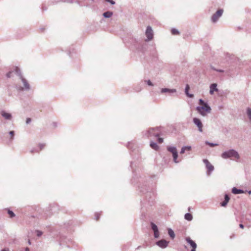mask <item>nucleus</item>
I'll list each match as a JSON object with an SVG mask.
<instances>
[{
    "label": "nucleus",
    "mask_w": 251,
    "mask_h": 251,
    "mask_svg": "<svg viewBox=\"0 0 251 251\" xmlns=\"http://www.w3.org/2000/svg\"><path fill=\"white\" fill-rule=\"evenodd\" d=\"M222 156L224 158L233 157L236 159H239L240 156L238 152L233 150H230L228 151L224 152Z\"/></svg>",
    "instance_id": "f257e3e1"
},
{
    "label": "nucleus",
    "mask_w": 251,
    "mask_h": 251,
    "mask_svg": "<svg viewBox=\"0 0 251 251\" xmlns=\"http://www.w3.org/2000/svg\"><path fill=\"white\" fill-rule=\"evenodd\" d=\"M167 150L172 153L174 162L175 163H177L178 161H177V158L178 155L176 149L174 147H168Z\"/></svg>",
    "instance_id": "f03ea898"
},
{
    "label": "nucleus",
    "mask_w": 251,
    "mask_h": 251,
    "mask_svg": "<svg viewBox=\"0 0 251 251\" xmlns=\"http://www.w3.org/2000/svg\"><path fill=\"white\" fill-rule=\"evenodd\" d=\"M205 165L207 169V174L208 176L211 175V173L214 170V166L207 160L205 159Z\"/></svg>",
    "instance_id": "7ed1b4c3"
},
{
    "label": "nucleus",
    "mask_w": 251,
    "mask_h": 251,
    "mask_svg": "<svg viewBox=\"0 0 251 251\" xmlns=\"http://www.w3.org/2000/svg\"><path fill=\"white\" fill-rule=\"evenodd\" d=\"M223 13V9L218 10L212 17V20L213 22H217L218 19L222 15Z\"/></svg>",
    "instance_id": "20e7f679"
},
{
    "label": "nucleus",
    "mask_w": 251,
    "mask_h": 251,
    "mask_svg": "<svg viewBox=\"0 0 251 251\" xmlns=\"http://www.w3.org/2000/svg\"><path fill=\"white\" fill-rule=\"evenodd\" d=\"M146 35L148 38V40H151L153 38V31L151 27L150 26H148L146 31Z\"/></svg>",
    "instance_id": "39448f33"
},
{
    "label": "nucleus",
    "mask_w": 251,
    "mask_h": 251,
    "mask_svg": "<svg viewBox=\"0 0 251 251\" xmlns=\"http://www.w3.org/2000/svg\"><path fill=\"white\" fill-rule=\"evenodd\" d=\"M149 132L155 137H159L161 134V128L159 127L151 128L149 130Z\"/></svg>",
    "instance_id": "423d86ee"
},
{
    "label": "nucleus",
    "mask_w": 251,
    "mask_h": 251,
    "mask_svg": "<svg viewBox=\"0 0 251 251\" xmlns=\"http://www.w3.org/2000/svg\"><path fill=\"white\" fill-rule=\"evenodd\" d=\"M186 241L192 248V250L191 251H196L195 249L197 247V245L195 243V242L193 241L192 240H191L190 237L186 238Z\"/></svg>",
    "instance_id": "0eeeda50"
},
{
    "label": "nucleus",
    "mask_w": 251,
    "mask_h": 251,
    "mask_svg": "<svg viewBox=\"0 0 251 251\" xmlns=\"http://www.w3.org/2000/svg\"><path fill=\"white\" fill-rule=\"evenodd\" d=\"M194 123L195 125L197 126L199 128V130L200 131H202V124L201 122V120L198 118H195L193 119Z\"/></svg>",
    "instance_id": "6e6552de"
},
{
    "label": "nucleus",
    "mask_w": 251,
    "mask_h": 251,
    "mask_svg": "<svg viewBox=\"0 0 251 251\" xmlns=\"http://www.w3.org/2000/svg\"><path fill=\"white\" fill-rule=\"evenodd\" d=\"M200 102L201 106V107H198L197 109L199 113L202 116L204 115V101L200 99Z\"/></svg>",
    "instance_id": "1a4fd4ad"
},
{
    "label": "nucleus",
    "mask_w": 251,
    "mask_h": 251,
    "mask_svg": "<svg viewBox=\"0 0 251 251\" xmlns=\"http://www.w3.org/2000/svg\"><path fill=\"white\" fill-rule=\"evenodd\" d=\"M169 242L165 240H161L158 241L156 244L161 248H165L167 247Z\"/></svg>",
    "instance_id": "9d476101"
},
{
    "label": "nucleus",
    "mask_w": 251,
    "mask_h": 251,
    "mask_svg": "<svg viewBox=\"0 0 251 251\" xmlns=\"http://www.w3.org/2000/svg\"><path fill=\"white\" fill-rule=\"evenodd\" d=\"M217 86V84L216 83H213L210 85L209 93L211 95H213L214 92H217L218 91Z\"/></svg>",
    "instance_id": "9b49d317"
},
{
    "label": "nucleus",
    "mask_w": 251,
    "mask_h": 251,
    "mask_svg": "<svg viewBox=\"0 0 251 251\" xmlns=\"http://www.w3.org/2000/svg\"><path fill=\"white\" fill-rule=\"evenodd\" d=\"M191 150V146H185L182 148L180 152V154H183L185 151H189Z\"/></svg>",
    "instance_id": "f8f14e48"
},
{
    "label": "nucleus",
    "mask_w": 251,
    "mask_h": 251,
    "mask_svg": "<svg viewBox=\"0 0 251 251\" xmlns=\"http://www.w3.org/2000/svg\"><path fill=\"white\" fill-rule=\"evenodd\" d=\"M21 78L22 79V81L24 84V86L25 89H29V84L28 83L26 79H25L24 78H23L22 76H21Z\"/></svg>",
    "instance_id": "ddd939ff"
},
{
    "label": "nucleus",
    "mask_w": 251,
    "mask_h": 251,
    "mask_svg": "<svg viewBox=\"0 0 251 251\" xmlns=\"http://www.w3.org/2000/svg\"><path fill=\"white\" fill-rule=\"evenodd\" d=\"M1 115L5 119L9 120L11 118V115L10 113L2 111Z\"/></svg>",
    "instance_id": "4468645a"
},
{
    "label": "nucleus",
    "mask_w": 251,
    "mask_h": 251,
    "mask_svg": "<svg viewBox=\"0 0 251 251\" xmlns=\"http://www.w3.org/2000/svg\"><path fill=\"white\" fill-rule=\"evenodd\" d=\"M232 192L234 194H242L244 191L240 189H238L236 187H233L232 189Z\"/></svg>",
    "instance_id": "2eb2a0df"
},
{
    "label": "nucleus",
    "mask_w": 251,
    "mask_h": 251,
    "mask_svg": "<svg viewBox=\"0 0 251 251\" xmlns=\"http://www.w3.org/2000/svg\"><path fill=\"white\" fill-rule=\"evenodd\" d=\"M151 147L156 151H157L159 149V146L155 143L153 142H151L150 143Z\"/></svg>",
    "instance_id": "dca6fc26"
},
{
    "label": "nucleus",
    "mask_w": 251,
    "mask_h": 251,
    "mask_svg": "<svg viewBox=\"0 0 251 251\" xmlns=\"http://www.w3.org/2000/svg\"><path fill=\"white\" fill-rule=\"evenodd\" d=\"M176 92V89H169L167 88H164L161 90L162 93L169 92V93H175Z\"/></svg>",
    "instance_id": "f3484780"
},
{
    "label": "nucleus",
    "mask_w": 251,
    "mask_h": 251,
    "mask_svg": "<svg viewBox=\"0 0 251 251\" xmlns=\"http://www.w3.org/2000/svg\"><path fill=\"white\" fill-rule=\"evenodd\" d=\"M113 13L110 11H107L103 14V16L105 18H110L112 16Z\"/></svg>",
    "instance_id": "a211bd4d"
},
{
    "label": "nucleus",
    "mask_w": 251,
    "mask_h": 251,
    "mask_svg": "<svg viewBox=\"0 0 251 251\" xmlns=\"http://www.w3.org/2000/svg\"><path fill=\"white\" fill-rule=\"evenodd\" d=\"M185 219L188 221H191L193 218V216L191 214L187 213L185 215Z\"/></svg>",
    "instance_id": "6ab92c4d"
},
{
    "label": "nucleus",
    "mask_w": 251,
    "mask_h": 251,
    "mask_svg": "<svg viewBox=\"0 0 251 251\" xmlns=\"http://www.w3.org/2000/svg\"><path fill=\"white\" fill-rule=\"evenodd\" d=\"M189 88H190V87H189V85L187 84L186 86V88H185V93L188 97L192 98V97H193V95H190L188 93V91L189 90Z\"/></svg>",
    "instance_id": "aec40b11"
},
{
    "label": "nucleus",
    "mask_w": 251,
    "mask_h": 251,
    "mask_svg": "<svg viewBox=\"0 0 251 251\" xmlns=\"http://www.w3.org/2000/svg\"><path fill=\"white\" fill-rule=\"evenodd\" d=\"M247 113L250 120L251 121V109L250 108H247Z\"/></svg>",
    "instance_id": "412c9836"
},
{
    "label": "nucleus",
    "mask_w": 251,
    "mask_h": 251,
    "mask_svg": "<svg viewBox=\"0 0 251 251\" xmlns=\"http://www.w3.org/2000/svg\"><path fill=\"white\" fill-rule=\"evenodd\" d=\"M171 33L173 35H178L179 34V31L175 28H173L171 30Z\"/></svg>",
    "instance_id": "4be33fe9"
},
{
    "label": "nucleus",
    "mask_w": 251,
    "mask_h": 251,
    "mask_svg": "<svg viewBox=\"0 0 251 251\" xmlns=\"http://www.w3.org/2000/svg\"><path fill=\"white\" fill-rule=\"evenodd\" d=\"M168 234L172 238H174L175 237V233L172 229H169Z\"/></svg>",
    "instance_id": "5701e85b"
},
{
    "label": "nucleus",
    "mask_w": 251,
    "mask_h": 251,
    "mask_svg": "<svg viewBox=\"0 0 251 251\" xmlns=\"http://www.w3.org/2000/svg\"><path fill=\"white\" fill-rule=\"evenodd\" d=\"M210 110H211L210 107L209 106H208V105L206 103H205V113L210 112Z\"/></svg>",
    "instance_id": "b1692460"
},
{
    "label": "nucleus",
    "mask_w": 251,
    "mask_h": 251,
    "mask_svg": "<svg viewBox=\"0 0 251 251\" xmlns=\"http://www.w3.org/2000/svg\"><path fill=\"white\" fill-rule=\"evenodd\" d=\"M151 228H152V230H153V231L158 230L157 227L154 224H153V223H151Z\"/></svg>",
    "instance_id": "393cba45"
},
{
    "label": "nucleus",
    "mask_w": 251,
    "mask_h": 251,
    "mask_svg": "<svg viewBox=\"0 0 251 251\" xmlns=\"http://www.w3.org/2000/svg\"><path fill=\"white\" fill-rule=\"evenodd\" d=\"M7 213L10 218H12L15 216V214L10 210H8Z\"/></svg>",
    "instance_id": "a878e982"
},
{
    "label": "nucleus",
    "mask_w": 251,
    "mask_h": 251,
    "mask_svg": "<svg viewBox=\"0 0 251 251\" xmlns=\"http://www.w3.org/2000/svg\"><path fill=\"white\" fill-rule=\"evenodd\" d=\"M228 202V201L225 200L223 202L221 203V205L222 206H226Z\"/></svg>",
    "instance_id": "bb28decb"
},
{
    "label": "nucleus",
    "mask_w": 251,
    "mask_h": 251,
    "mask_svg": "<svg viewBox=\"0 0 251 251\" xmlns=\"http://www.w3.org/2000/svg\"><path fill=\"white\" fill-rule=\"evenodd\" d=\"M15 71L17 75H21V72L20 69L18 67L15 68Z\"/></svg>",
    "instance_id": "cd10ccee"
},
{
    "label": "nucleus",
    "mask_w": 251,
    "mask_h": 251,
    "mask_svg": "<svg viewBox=\"0 0 251 251\" xmlns=\"http://www.w3.org/2000/svg\"><path fill=\"white\" fill-rule=\"evenodd\" d=\"M100 213H97L95 214V217H96V221H98L100 217Z\"/></svg>",
    "instance_id": "c85d7f7f"
},
{
    "label": "nucleus",
    "mask_w": 251,
    "mask_h": 251,
    "mask_svg": "<svg viewBox=\"0 0 251 251\" xmlns=\"http://www.w3.org/2000/svg\"><path fill=\"white\" fill-rule=\"evenodd\" d=\"M154 235L155 238H157L159 236V232L158 230L154 231Z\"/></svg>",
    "instance_id": "c756f323"
},
{
    "label": "nucleus",
    "mask_w": 251,
    "mask_h": 251,
    "mask_svg": "<svg viewBox=\"0 0 251 251\" xmlns=\"http://www.w3.org/2000/svg\"><path fill=\"white\" fill-rule=\"evenodd\" d=\"M157 141L159 144H161L163 142V139L162 138L158 137Z\"/></svg>",
    "instance_id": "7c9ffc66"
},
{
    "label": "nucleus",
    "mask_w": 251,
    "mask_h": 251,
    "mask_svg": "<svg viewBox=\"0 0 251 251\" xmlns=\"http://www.w3.org/2000/svg\"><path fill=\"white\" fill-rule=\"evenodd\" d=\"M9 134H10V136H11V139H13V136H14V132L13 131H10V132H9Z\"/></svg>",
    "instance_id": "2f4dec72"
},
{
    "label": "nucleus",
    "mask_w": 251,
    "mask_h": 251,
    "mask_svg": "<svg viewBox=\"0 0 251 251\" xmlns=\"http://www.w3.org/2000/svg\"><path fill=\"white\" fill-rule=\"evenodd\" d=\"M36 232H37V235L38 236H40L42 234V232L41 231L37 230Z\"/></svg>",
    "instance_id": "473e14b6"
},
{
    "label": "nucleus",
    "mask_w": 251,
    "mask_h": 251,
    "mask_svg": "<svg viewBox=\"0 0 251 251\" xmlns=\"http://www.w3.org/2000/svg\"><path fill=\"white\" fill-rule=\"evenodd\" d=\"M229 199H230V198L228 197V196L227 195H226L225 196V200H226V201L228 202L229 201Z\"/></svg>",
    "instance_id": "72a5a7b5"
},
{
    "label": "nucleus",
    "mask_w": 251,
    "mask_h": 251,
    "mask_svg": "<svg viewBox=\"0 0 251 251\" xmlns=\"http://www.w3.org/2000/svg\"><path fill=\"white\" fill-rule=\"evenodd\" d=\"M106 1L110 2L112 4H114L115 3V1H113V0H106Z\"/></svg>",
    "instance_id": "f704fd0d"
},
{
    "label": "nucleus",
    "mask_w": 251,
    "mask_h": 251,
    "mask_svg": "<svg viewBox=\"0 0 251 251\" xmlns=\"http://www.w3.org/2000/svg\"><path fill=\"white\" fill-rule=\"evenodd\" d=\"M147 83H148V84L149 85H150V86H152L153 85V84H152L150 80L147 81Z\"/></svg>",
    "instance_id": "c9c22d12"
},
{
    "label": "nucleus",
    "mask_w": 251,
    "mask_h": 251,
    "mask_svg": "<svg viewBox=\"0 0 251 251\" xmlns=\"http://www.w3.org/2000/svg\"><path fill=\"white\" fill-rule=\"evenodd\" d=\"M31 122V119L29 118H28L26 119V124H29Z\"/></svg>",
    "instance_id": "e433bc0d"
},
{
    "label": "nucleus",
    "mask_w": 251,
    "mask_h": 251,
    "mask_svg": "<svg viewBox=\"0 0 251 251\" xmlns=\"http://www.w3.org/2000/svg\"><path fill=\"white\" fill-rule=\"evenodd\" d=\"M206 144L209 145L211 147H213L214 146H216L217 145V144H215L214 145L213 144H210V143H209L208 142H206Z\"/></svg>",
    "instance_id": "4c0bfd02"
},
{
    "label": "nucleus",
    "mask_w": 251,
    "mask_h": 251,
    "mask_svg": "<svg viewBox=\"0 0 251 251\" xmlns=\"http://www.w3.org/2000/svg\"><path fill=\"white\" fill-rule=\"evenodd\" d=\"M239 226H240V228H241L242 229H243L244 228V225L243 224H240L239 225Z\"/></svg>",
    "instance_id": "58836bf2"
},
{
    "label": "nucleus",
    "mask_w": 251,
    "mask_h": 251,
    "mask_svg": "<svg viewBox=\"0 0 251 251\" xmlns=\"http://www.w3.org/2000/svg\"><path fill=\"white\" fill-rule=\"evenodd\" d=\"M45 145H40V150H41L44 147Z\"/></svg>",
    "instance_id": "ea45409f"
},
{
    "label": "nucleus",
    "mask_w": 251,
    "mask_h": 251,
    "mask_svg": "<svg viewBox=\"0 0 251 251\" xmlns=\"http://www.w3.org/2000/svg\"><path fill=\"white\" fill-rule=\"evenodd\" d=\"M10 74H11V72H9V73H8L7 74V76H8V77H10Z\"/></svg>",
    "instance_id": "a19ab883"
},
{
    "label": "nucleus",
    "mask_w": 251,
    "mask_h": 251,
    "mask_svg": "<svg viewBox=\"0 0 251 251\" xmlns=\"http://www.w3.org/2000/svg\"><path fill=\"white\" fill-rule=\"evenodd\" d=\"M1 251H8V250L4 249V250H2Z\"/></svg>",
    "instance_id": "79ce46f5"
},
{
    "label": "nucleus",
    "mask_w": 251,
    "mask_h": 251,
    "mask_svg": "<svg viewBox=\"0 0 251 251\" xmlns=\"http://www.w3.org/2000/svg\"><path fill=\"white\" fill-rule=\"evenodd\" d=\"M249 194H251V191H249Z\"/></svg>",
    "instance_id": "37998d69"
}]
</instances>
